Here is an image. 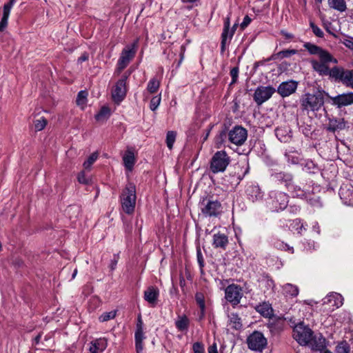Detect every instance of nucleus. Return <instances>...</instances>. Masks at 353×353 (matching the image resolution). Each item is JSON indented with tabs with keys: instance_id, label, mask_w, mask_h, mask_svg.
I'll return each instance as SVG.
<instances>
[{
	"instance_id": "obj_52",
	"label": "nucleus",
	"mask_w": 353,
	"mask_h": 353,
	"mask_svg": "<svg viewBox=\"0 0 353 353\" xmlns=\"http://www.w3.org/2000/svg\"><path fill=\"white\" fill-rule=\"evenodd\" d=\"M198 262L201 267L203 266V259L200 250H197Z\"/></svg>"
},
{
	"instance_id": "obj_36",
	"label": "nucleus",
	"mask_w": 353,
	"mask_h": 353,
	"mask_svg": "<svg viewBox=\"0 0 353 353\" xmlns=\"http://www.w3.org/2000/svg\"><path fill=\"white\" fill-rule=\"evenodd\" d=\"M343 297L341 294L332 292V301H334L332 306H335L336 308H339L343 304Z\"/></svg>"
},
{
	"instance_id": "obj_9",
	"label": "nucleus",
	"mask_w": 353,
	"mask_h": 353,
	"mask_svg": "<svg viewBox=\"0 0 353 353\" xmlns=\"http://www.w3.org/2000/svg\"><path fill=\"white\" fill-rule=\"evenodd\" d=\"M202 204L203 207L201 208V212L206 216H217L222 212L221 204L217 200H203Z\"/></svg>"
},
{
	"instance_id": "obj_11",
	"label": "nucleus",
	"mask_w": 353,
	"mask_h": 353,
	"mask_svg": "<svg viewBox=\"0 0 353 353\" xmlns=\"http://www.w3.org/2000/svg\"><path fill=\"white\" fill-rule=\"evenodd\" d=\"M248 132L245 128L236 125L228 133V139L236 145H241L246 141Z\"/></svg>"
},
{
	"instance_id": "obj_54",
	"label": "nucleus",
	"mask_w": 353,
	"mask_h": 353,
	"mask_svg": "<svg viewBox=\"0 0 353 353\" xmlns=\"http://www.w3.org/2000/svg\"><path fill=\"white\" fill-rule=\"evenodd\" d=\"M88 59V53H83L78 59L79 62H83L85 61H87Z\"/></svg>"
},
{
	"instance_id": "obj_51",
	"label": "nucleus",
	"mask_w": 353,
	"mask_h": 353,
	"mask_svg": "<svg viewBox=\"0 0 353 353\" xmlns=\"http://www.w3.org/2000/svg\"><path fill=\"white\" fill-rule=\"evenodd\" d=\"M343 43L348 48L353 50V39H345L343 40Z\"/></svg>"
},
{
	"instance_id": "obj_10",
	"label": "nucleus",
	"mask_w": 353,
	"mask_h": 353,
	"mask_svg": "<svg viewBox=\"0 0 353 353\" xmlns=\"http://www.w3.org/2000/svg\"><path fill=\"white\" fill-rule=\"evenodd\" d=\"M276 92V89L272 86H259L254 93V100L258 105L268 101Z\"/></svg>"
},
{
	"instance_id": "obj_61",
	"label": "nucleus",
	"mask_w": 353,
	"mask_h": 353,
	"mask_svg": "<svg viewBox=\"0 0 353 353\" xmlns=\"http://www.w3.org/2000/svg\"><path fill=\"white\" fill-rule=\"evenodd\" d=\"M286 245V247L288 248V250L291 251L292 253L294 252V249H293V248L290 247V246H289V245Z\"/></svg>"
},
{
	"instance_id": "obj_14",
	"label": "nucleus",
	"mask_w": 353,
	"mask_h": 353,
	"mask_svg": "<svg viewBox=\"0 0 353 353\" xmlns=\"http://www.w3.org/2000/svg\"><path fill=\"white\" fill-rule=\"evenodd\" d=\"M339 195L345 205L353 207V185L350 183L342 184Z\"/></svg>"
},
{
	"instance_id": "obj_42",
	"label": "nucleus",
	"mask_w": 353,
	"mask_h": 353,
	"mask_svg": "<svg viewBox=\"0 0 353 353\" xmlns=\"http://www.w3.org/2000/svg\"><path fill=\"white\" fill-rule=\"evenodd\" d=\"M227 136H228V134L225 130H223L219 132L216 137V144L217 148H220V145L223 144Z\"/></svg>"
},
{
	"instance_id": "obj_49",
	"label": "nucleus",
	"mask_w": 353,
	"mask_h": 353,
	"mask_svg": "<svg viewBox=\"0 0 353 353\" xmlns=\"http://www.w3.org/2000/svg\"><path fill=\"white\" fill-rule=\"evenodd\" d=\"M78 181L81 183H83V184H88V180L85 178V173L84 172H81L79 174H78Z\"/></svg>"
},
{
	"instance_id": "obj_18",
	"label": "nucleus",
	"mask_w": 353,
	"mask_h": 353,
	"mask_svg": "<svg viewBox=\"0 0 353 353\" xmlns=\"http://www.w3.org/2000/svg\"><path fill=\"white\" fill-rule=\"evenodd\" d=\"M16 0H10L9 2L3 6V17L0 21V32H3L8 25V20L10 15L11 8H12Z\"/></svg>"
},
{
	"instance_id": "obj_45",
	"label": "nucleus",
	"mask_w": 353,
	"mask_h": 353,
	"mask_svg": "<svg viewBox=\"0 0 353 353\" xmlns=\"http://www.w3.org/2000/svg\"><path fill=\"white\" fill-rule=\"evenodd\" d=\"M310 27L312 28V32H314V34L316 37H322L323 35V31L319 27H317L313 22H310Z\"/></svg>"
},
{
	"instance_id": "obj_27",
	"label": "nucleus",
	"mask_w": 353,
	"mask_h": 353,
	"mask_svg": "<svg viewBox=\"0 0 353 353\" xmlns=\"http://www.w3.org/2000/svg\"><path fill=\"white\" fill-rule=\"evenodd\" d=\"M229 28H230V17H228L225 19L224 22V28L221 35V51L223 52L225 50L226 40L228 35L229 34Z\"/></svg>"
},
{
	"instance_id": "obj_1",
	"label": "nucleus",
	"mask_w": 353,
	"mask_h": 353,
	"mask_svg": "<svg viewBox=\"0 0 353 353\" xmlns=\"http://www.w3.org/2000/svg\"><path fill=\"white\" fill-rule=\"evenodd\" d=\"M300 102L303 111L318 110L324 103V94L321 91L313 94L307 93L302 96Z\"/></svg>"
},
{
	"instance_id": "obj_12",
	"label": "nucleus",
	"mask_w": 353,
	"mask_h": 353,
	"mask_svg": "<svg viewBox=\"0 0 353 353\" xmlns=\"http://www.w3.org/2000/svg\"><path fill=\"white\" fill-rule=\"evenodd\" d=\"M225 299L234 305H236L240 303V301L243 294L242 288L235 284L228 285L225 288Z\"/></svg>"
},
{
	"instance_id": "obj_60",
	"label": "nucleus",
	"mask_w": 353,
	"mask_h": 353,
	"mask_svg": "<svg viewBox=\"0 0 353 353\" xmlns=\"http://www.w3.org/2000/svg\"><path fill=\"white\" fill-rule=\"evenodd\" d=\"M320 353H331V352L325 348L323 350L320 351Z\"/></svg>"
},
{
	"instance_id": "obj_59",
	"label": "nucleus",
	"mask_w": 353,
	"mask_h": 353,
	"mask_svg": "<svg viewBox=\"0 0 353 353\" xmlns=\"http://www.w3.org/2000/svg\"><path fill=\"white\" fill-rule=\"evenodd\" d=\"M268 61L267 59L263 61H259L255 63V67H257L259 65H263L264 62Z\"/></svg>"
},
{
	"instance_id": "obj_7",
	"label": "nucleus",
	"mask_w": 353,
	"mask_h": 353,
	"mask_svg": "<svg viewBox=\"0 0 353 353\" xmlns=\"http://www.w3.org/2000/svg\"><path fill=\"white\" fill-rule=\"evenodd\" d=\"M332 79L353 88V70H345L342 68L332 67Z\"/></svg>"
},
{
	"instance_id": "obj_38",
	"label": "nucleus",
	"mask_w": 353,
	"mask_h": 353,
	"mask_svg": "<svg viewBox=\"0 0 353 353\" xmlns=\"http://www.w3.org/2000/svg\"><path fill=\"white\" fill-rule=\"evenodd\" d=\"M283 290L287 294L291 296H296L299 293V290L296 286L290 283H287L283 286Z\"/></svg>"
},
{
	"instance_id": "obj_6",
	"label": "nucleus",
	"mask_w": 353,
	"mask_h": 353,
	"mask_svg": "<svg viewBox=\"0 0 353 353\" xmlns=\"http://www.w3.org/2000/svg\"><path fill=\"white\" fill-rule=\"evenodd\" d=\"M138 42L139 39H137L132 45L127 46L123 50L118 63L119 70H123L134 57L138 47Z\"/></svg>"
},
{
	"instance_id": "obj_56",
	"label": "nucleus",
	"mask_w": 353,
	"mask_h": 353,
	"mask_svg": "<svg viewBox=\"0 0 353 353\" xmlns=\"http://www.w3.org/2000/svg\"><path fill=\"white\" fill-rule=\"evenodd\" d=\"M323 26H324V28L326 30V31L329 33H331V26H330V23L329 22H325L323 21Z\"/></svg>"
},
{
	"instance_id": "obj_47",
	"label": "nucleus",
	"mask_w": 353,
	"mask_h": 353,
	"mask_svg": "<svg viewBox=\"0 0 353 353\" xmlns=\"http://www.w3.org/2000/svg\"><path fill=\"white\" fill-rule=\"evenodd\" d=\"M350 319V313L347 312H342L340 315L338 316V317L336 319V321H339V323H343L345 321L349 320Z\"/></svg>"
},
{
	"instance_id": "obj_62",
	"label": "nucleus",
	"mask_w": 353,
	"mask_h": 353,
	"mask_svg": "<svg viewBox=\"0 0 353 353\" xmlns=\"http://www.w3.org/2000/svg\"><path fill=\"white\" fill-rule=\"evenodd\" d=\"M77 273V270L75 269L74 272H73V274H72V279H74L76 276Z\"/></svg>"
},
{
	"instance_id": "obj_63",
	"label": "nucleus",
	"mask_w": 353,
	"mask_h": 353,
	"mask_svg": "<svg viewBox=\"0 0 353 353\" xmlns=\"http://www.w3.org/2000/svg\"><path fill=\"white\" fill-rule=\"evenodd\" d=\"M330 301V299L329 297L325 298V300L324 301V303H329Z\"/></svg>"
},
{
	"instance_id": "obj_57",
	"label": "nucleus",
	"mask_w": 353,
	"mask_h": 353,
	"mask_svg": "<svg viewBox=\"0 0 353 353\" xmlns=\"http://www.w3.org/2000/svg\"><path fill=\"white\" fill-rule=\"evenodd\" d=\"M237 26H238V24H237V23H235V24L233 26L232 29V30H231V31H230V39L232 38V37L233 34L234 33V31H235V30H236V27H237Z\"/></svg>"
},
{
	"instance_id": "obj_19",
	"label": "nucleus",
	"mask_w": 353,
	"mask_h": 353,
	"mask_svg": "<svg viewBox=\"0 0 353 353\" xmlns=\"http://www.w3.org/2000/svg\"><path fill=\"white\" fill-rule=\"evenodd\" d=\"M143 328L141 325H137L135 332V346L137 353H141L143 349V341L144 339Z\"/></svg>"
},
{
	"instance_id": "obj_28",
	"label": "nucleus",
	"mask_w": 353,
	"mask_h": 353,
	"mask_svg": "<svg viewBox=\"0 0 353 353\" xmlns=\"http://www.w3.org/2000/svg\"><path fill=\"white\" fill-rule=\"evenodd\" d=\"M297 50H285L280 51L276 54H272L267 61L274 60L278 58L283 59L284 57H288L291 55L296 54Z\"/></svg>"
},
{
	"instance_id": "obj_46",
	"label": "nucleus",
	"mask_w": 353,
	"mask_h": 353,
	"mask_svg": "<svg viewBox=\"0 0 353 353\" xmlns=\"http://www.w3.org/2000/svg\"><path fill=\"white\" fill-rule=\"evenodd\" d=\"M193 351L194 353H203L204 352V347L201 343L196 342L193 344Z\"/></svg>"
},
{
	"instance_id": "obj_40",
	"label": "nucleus",
	"mask_w": 353,
	"mask_h": 353,
	"mask_svg": "<svg viewBox=\"0 0 353 353\" xmlns=\"http://www.w3.org/2000/svg\"><path fill=\"white\" fill-rule=\"evenodd\" d=\"M47 123H48L47 120L43 117H41L39 119L35 120L34 122L35 130L36 131L42 130L46 126Z\"/></svg>"
},
{
	"instance_id": "obj_20",
	"label": "nucleus",
	"mask_w": 353,
	"mask_h": 353,
	"mask_svg": "<svg viewBox=\"0 0 353 353\" xmlns=\"http://www.w3.org/2000/svg\"><path fill=\"white\" fill-rule=\"evenodd\" d=\"M107 347L105 339H98L91 343L90 351L91 353H99L103 352Z\"/></svg>"
},
{
	"instance_id": "obj_8",
	"label": "nucleus",
	"mask_w": 353,
	"mask_h": 353,
	"mask_svg": "<svg viewBox=\"0 0 353 353\" xmlns=\"http://www.w3.org/2000/svg\"><path fill=\"white\" fill-rule=\"evenodd\" d=\"M248 345L250 349L261 352L267 345V339L261 332L255 331L248 338Z\"/></svg>"
},
{
	"instance_id": "obj_2",
	"label": "nucleus",
	"mask_w": 353,
	"mask_h": 353,
	"mask_svg": "<svg viewBox=\"0 0 353 353\" xmlns=\"http://www.w3.org/2000/svg\"><path fill=\"white\" fill-rule=\"evenodd\" d=\"M136 188L132 183H128L121 195L123 210L128 214L133 213L136 204Z\"/></svg>"
},
{
	"instance_id": "obj_34",
	"label": "nucleus",
	"mask_w": 353,
	"mask_h": 353,
	"mask_svg": "<svg viewBox=\"0 0 353 353\" xmlns=\"http://www.w3.org/2000/svg\"><path fill=\"white\" fill-rule=\"evenodd\" d=\"M159 86H160L159 81L153 78L149 81V83L148 84L147 90L150 93L153 94V93H155L157 92V90L159 88Z\"/></svg>"
},
{
	"instance_id": "obj_32",
	"label": "nucleus",
	"mask_w": 353,
	"mask_h": 353,
	"mask_svg": "<svg viewBox=\"0 0 353 353\" xmlns=\"http://www.w3.org/2000/svg\"><path fill=\"white\" fill-rule=\"evenodd\" d=\"M276 202H279V206L276 205L275 208L279 210H284L288 205V197L284 193H279L276 196Z\"/></svg>"
},
{
	"instance_id": "obj_43",
	"label": "nucleus",
	"mask_w": 353,
	"mask_h": 353,
	"mask_svg": "<svg viewBox=\"0 0 353 353\" xmlns=\"http://www.w3.org/2000/svg\"><path fill=\"white\" fill-rule=\"evenodd\" d=\"M88 93L85 91H81L79 92L77 98V103L79 105H83L86 103V98Z\"/></svg>"
},
{
	"instance_id": "obj_26",
	"label": "nucleus",
	"mask_w": 353,
	"mask_h": 353,
	"mask_svg": "<svg viewBox=\"0 0 353 353\" xmlns=\"http://www.w3.org/2000/svg\"><path fill=\"white\" fill-rule=\"evenodd\" d=\"M195 299H196V303L199 305L200 310H201V314H200L199 319H202L205 316V310L204 294L202 292H197L195 295Z\"/></svg>"
},
{
	"instance_id": "obj_33",
	"label": "nucleus",
	"mask_w": 353,
	"mask_h": 353,
	"mask_svg": "<svg viewBox=\"0 0 353 353\" xmlns=\"http://www.w3.org/2000/svg\"><path fill=\"white\" fill-rule=\"evenodd\" d=\"M332 9L340 12H343L347 10L345 0H332Z\"/></svg>"
},
{
	"instance_id": "obj_4",
	"label": "nucleus",
	"mask_w": 353,
	"mask_h": 353,
	"mask_svg": "<svg viewBox=\"0 0 353 353\" xmlns=\"http://www.w3.org/2000/svg\"><path fill=\"white\" fill-rule=\"evenodd\" d=\"M331 62V55L327 51L323 52L319 56V59L311 60L313 69L321 75H330V63Z\"/></svg>"
},
{
	"instance_id": "obj_44",
	"label": "nucleus",
	"mask_w": 353,
	"mask_h": 353,
	"mask_svg": "<svg viewBox=\"0 0 353 353\" xmlns=\"http://www.w3.org/2000/svg\"><path fill=\"white\" fill-rule=\"evenodd\" d=\"M160 102H161V97L160 96L154 97L150 101V109L152 111H154L159 105Z\"/></svg>"
},
{
	"instance_id": "obj_37",
	"label": "nucleus",
	"mask_w": 353,
	"mask_h": 353,
	"mask_svg": "<svg viewBox=\"0 0 353 353\" xmlns=\"http://www.w3.org/2000/svg\"><path fill=\"white\" fill-rule=\"evenodd\" d=\"M346 123L344 119L332 120V131L343 130L345 128Z\"/></svg>"
},
{
	"instance_id": "obj_48",
	"label": "nucleus",
	"mask_w": 353,
	"mask_h": 353,
	"mask_svg": "<svg viewBox=\"0 0 353 353\" xmlns=\"http://www.w3.org/2000/svg\"><path fill=\"white\" fill-rule=\"evenodd\" d=\"M239 74V69L237 67L233 68L230 71V75L232 77L231 84L235 83L237 81Z\"/></svg>"
},
{
	"instance_id": "obj_35",
	"label": "nucleus",
	"mask_w": 353,
	"mask_h": 353,
	"mask_svg": "<svg viewBox=\"0 0 353 353\" xmlns=\"http://www.w3.org/2000/svg\"><path fill=\"white\" fill-rule=\"evenodd\" d=\"M176 132L175 131H168L166 135V145L170 150L173 148L174 143L175 142Z\"/></svg>"
},
{
	"instance_id": "obj_16",
	"label": "nucleus",
	"mask_w": 353,
	"mask_h": 353,
	"mask_svg": "<svg viewBox=\"0 0 353 353\" xmlns=\"http://www.w3.org/2000/svg\"><path fill=\"white\" fill-rule=\"evenodd\" d=\"M332 104L336 105L338 108L353 104V92L339 94L332 97Z\"/></svg>"
},
{
	"instance_id": "obj_21",
	"label": "nucleus",
	"mask_w": 353,
	"mask_h": 353,
	"mask_svg": "<svg viewBox=\"0 0 353 353\" xmlns=\"http://www.w3.org/2000/svg\"><path fill=\"white\" fill-rule=\"evenodd\" d=\"M228 243V236L225 234L217 233L213 236V245L215 248H221L223 250L225 249Z\"/></svg>"
},
{
	"instance_id": "obj_25",
	"label": "nucleus",
	"mask_w": 353,
	"mask_h": 353,
	"mask_svg": "<svg viewBox=\"0 0 353 353\" xmlns=\"http://www.w3.org/2000/svg\"><path fill=\"white\" fill-rule=\"evenodd\" d=\"M190 324V321L185 315L178 316L175 325L179 331L183 332L188 330Z\"/></svg>"
},
{
	"instance_id": "obj_50",
	"label": "nucleus",
	"mask_w": 353,
	"mask_h": 353,
	"mask_svg": "<svg viewBox=\"0 0 353 353\" xmlns=\"http://www.w3.org/2000/svg\"><path fill=\"white\" fill-rule=\"evenodd\" d=\"M250 22L251 19L249 17V16L246 15L244 17L243 22L241 23V28L243 30L245 29L250 24Z\"/></svg>"
},
{
	"instance_id": "obj_24",
	"label": "nucleus",
	"mask_w": 353,
	"mask_h": 353,
	"mask_svg": "<svg viewBox=\"0 0 353 353\" xmlns=\"http://www.w3.org/2000/svg\"><path fill=\"white\" fill-rule=\"evenodd\" d=\"M123 161L126 169L131 171L135 163L134 153L130 150H128L123 157Z\"/></svg>"
},
{
	"instance_id": "obj_58",
	"label": "nucleus",
	"mask_w": 353,
	"mask_h": 353,
	"mask_svg": "<svg viewBox=\"0 0 353 353\" xmlns=\"http://www.w3.org/2000/svg\"><path fill=\"white\" fill-rule=\"evenodd\" d=\"M40 339H41V334H38L35 338H34V342L36 344L39 343V341H40Z\"/></svg>"
},
{
	"instance_id": "obj_15",
	"label": "nucleus",
	"mask_w": 353,
	"mask_h": 353,
	"mask_svg": "<svg viewBox=\"0 0 353 353\" xmlns=\"http://www.w3.org/2000/svg\"><path fill=\"white\" fill-rule=\"evenodd\" d=\"M297 85L295 81H285L279 85L277 92L283 97H288L296 91Z\"/></svg>"
},
{
	"instance_id": "obj_64",
	"label": "nucleus",
	"mask_w": 353,
	"mask_h": 353,
	"mask_svg": "<svg viewBox=\"0 0 353 353\" xmlns=\"http://www.w3.org/2000/svg\"><path fill=\"white\" fill-rule=\"evenodd\" d=\"M116 263H117V261H114L112 265H111V269L113 270L114 268V266L116 265Z\"/></svg>"
},
{
	"instance_id": "obj_39",
	"label": "nucleus",
	"mask_w": 353,
	"mask_h": 353,
	"mask_svg": "<svg viewBox=\"0 0 353 353\" xmlns=\"http://www.w3.org/2000/svg\"><path fill=\"white\" fill-rule=\"evenodd\" d=\"M117 314L116 310H112L108 312H104L99 316V321L101 322H105L110 319H113L115 318Z\"/></svg>"
},
{
	"instance_id": "obj_23",
	"label": "nucleus",
	"mask_w": 353,
	"mask_h": 353,
	"mask_svg": "<svg viewBox=\"0 0 353 353\" xmlns=\"http://www.w3.org/2000/svg\"><path fill=\"white\" fill-rule=\"evenodd\" d=\"M256 310L265 317H270L273 310L269 303L263 302L256 307Z\"/></svg>"
},
{
	"instance_id": "obj_29",
	"label": "nucleus",
	"mask_w": 353,
	"mask_h": 353,
	"mask_svg": "<svg viewBox=\"0 0 353 353\" xmlns=\"http://www.w3.org/2000/svg\"><path fill=\"white\" fill-rule=\"evenodd\" d=\"M229 321L230 325L232 328L235 330H239L242 327V323L241 318L238 316V314L235 313H232L229 316Z\"/></svg>"
},
{
	"instance_id": "obj_53",
	"label": "nucleus",
	"mask_w": 353,
	"mask_h": 353,
	"mask_svg": "<svg viewBox=\"0 0 353 353\" xmlns=\"http://www.w3.org/2000/svg\"><path fill=\"white\" fill-rule=\"evenodd\" d=\"M281 33L282 35H283L285 37V39H292L294 38V36L290 34V33H288V32H285L284 30H281Z\"/></svg>"
},
{
	"instance_id": "obj_13",
	"label": "nucleus",
	"mask_w": 353,
	"mask_h": 353,
	"mask_svg": "<svg viewBox=\"0 0 353 353\" xmlns=\"http://www.w3.org/2000/svg\"><path fill=\"white\" fill-rule=\"evenodd\" d=\"M128 77L124 76L119 80L115 87L112 90V98L116 103H119L125 97L126 94V79Z\"/></svg>"
},
{
	"instance_id": "obj_41",
	"label": "nucleus",
	"mask_w": 353,
	"mask_h": 353,
	"mask_svg": "<svg viewBox=\"0 0 353 353\" xmlns=\"http://www.w3.org/2000/svg\"><path fill=\"white\" fill-rule=\"evenodd\" d=\"M98 158V154L97 152L92 153L88 159L87 161H85L83 163V168L85 170H89L92 165L94 163V162Z\"/></svg>"
},
{
	"instance_id": "obj_17",
	"label": "nucleus",
	"mask_w": 353,
	"mask_h": 353,
	"mask_svg": "<svg viewBox=\"0 0 353 353\" xmlns=\"http://www.w3.org/2000/svg\"><path fill=\"white\" fill-rule=\"evenodd\" d=\"M159 291L157 288L150 286L144 292V299L152 306L154 307L158 301Z\"/></svg>"
},
{
	"instance_id": "obj_22",
	"label": "nucleus",
	"mask_w": 353,
	"mask_h": 353,
	"mask_svg": "<svg viewBox=\"0 0 353 353\" xmlns=\"http://www.w3.org/2000/svg\"><path fill=\"white\" fill-rule=\"evenodd\" d=\"M325 339L322 336H313V339L309 345L311 346L312 349L316 351H321L325 349L326 347Z\"/></svg>"
},
{
	"instance_id": "obj_30",
	"label": "nucleus",
	"mask_w": 353,
	"mask_h": 353,
	"mask_svg": "<svg viewBox=\"0 0 353 353\" xmlns=\"http://www.w3.org/2000/svg\"><path fill=\"white\" fill-rule=\"evenodd\" d=\"M110 114V109L107 106H103L101 108L99 113L95 115V119L98 121H104L109 118Z\"/></svg>"
},
{
	"instance_id": "obj_55",
	"label": "nucleus",
	"mask_w": 353,
	"mask_h": 353,
	"mask_svg": "<svg viewBox=\"0 0 353 353\" xmlns=\"http://www.w3.org/2000/svg\"><path fill=\"white\" fill-rule=\"evenodd\" d=\"M209 353H218L216 344H213L208 348Z\"/></svg>"
},
{
	"instance_id": "obj_31",
	"label": "nucleus",
	"mask_w": 353,
	"mask_h": 353,
	"mask_svg": "<svg viewBox=\"0 0 353 353\" xmlns=\"http://www.w3.org/2000/svg\"><path fill=\"white\" fill-rule=\"evenodd\" d=\"M303 47L308 50V52L311 54H316L319 56H320L321 54H322L323 52H325V50H323V48L314 45V44H312L311 43H305L304 45H303Z\"/></svg>"
},
{
	"instance_id": "obj_5",
	"label": "nucleus",
	"mask_w": 353,
	"mask_h": 353,
	"mask_svg": "<svg viewBox=\"0 0 353 353\" xmlns=\"http://www.w3.org/2000/svg\"><path fill=\"white\" fill-rule=\"evenodd\" d=\"M230 163V159L224 151L216 152L212 158L210 169L212 172H223Z\"/></svg>"
},
{
	"instance_id": "obj_3",
	"label": "nucleus",
	"mask_w": 353,
	"mask_h": 353,
	"mask_svg": "<svg viewBox=\"0 0 353 353\" xmlns=\"http://www.w3.org/2000/svg\"><path fill=\"white\" fill-rule=\"evenodd\" d=\"M313 336L312 330L303 323L297 324L294 328L293 337L301 345H309Z\"/></svg>"
}]
</instances>
